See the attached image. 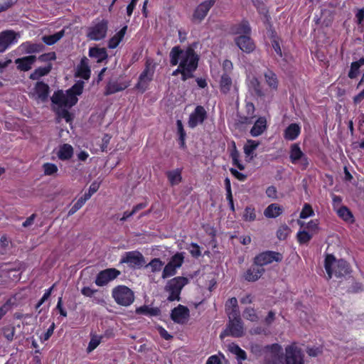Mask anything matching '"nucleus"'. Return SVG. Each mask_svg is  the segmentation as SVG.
Listing matches in <instances>:
<instances>
[{
  "mask_svg": "<svg viewBox=\"0 0 364 364\" xmlns=\"http://www.w3.org/2000/svg\"><path fill=\"white\" fill-rule=\"evenodd\" d=\"M259 145V141L252 140V139H247V144L244 146V153L247 156H250V159H254L256 155L255 154V151L257 149V148Z\"/></svg>",
  "mask_w": 364,
  "mask_h": 364,
  "instance_id": "7c9ffc66",
  "label": "nucleus"
},
{
  "mask_svg": "<svg viewBox=\"0 0 364 364\" xmlns=\"http://www.w3.org/2000/svg\"><path fill=\"white\" fill-rule=\"evenodd\" d=\"M314 215V210L309 203H305L300 213V218L305 219Z\"/></svg>",
  "mask_w": 364,
  "mask_h": 364,
  "instance_id": "5fc2aeb1",
  "label": "nucleus"
},
{
  "mask_svg": "<svg viewBox=\"0 0 364 364\" xmlns=\"http://www.w3.org/2000/svg\"><path fill=\"white\" fill-rule=\"evenodd\" d=\"M11 308V301L8 299L1 307H0V320L6 314V313Z\"/></svg>",
  "mask_w": 364,
  "mask_h": 364,
  "instance_id": "774afa93",
  "label": "nucleus"
},
{
  "mask_svg": "<svg viewBox=\"0 0 364 364\" xmlns=\"http://www.w3.org/2000/svg\"><path fill=\"white\" fill-rule=\"evenodd\" d=\"M38 60L41 62H50L56 59V54L55 52H49L43 53L38 56Z\"/></svg>",
  "mask_w": 364,
  "mask_h": 364,
  "instance_id": "e2e57ef3",
  "label": "nucleus"
},
{
  "mask_svg": "<svg viewBox=\"0 0 364 364\" xmlns=\"http://www.w3.org/2000/svg\"><path fill=\"white\" fill-rule=\"evenodd\" d=\"M207 118V112L205 108L201 105H198L190 114L188 119V127L195 128L199 124H202Z\"/></svg>",
  "mask_w": 364,
  "mask_h": 364,
  "instance_id": "f3484780",
  "label": "nucleus"
},
{
  "mask_svg": "<svg viewBox=\"0 0 364 364\" xmlns=\"http://www.w3.org/2000/svg\"><path fill=\"white\" fill-rule=\"evenodd\" d=\"M112 297L114 301L122 306H129L134 301V291L125 285H117L112 290Z\"/></svg>",
  "mask_w": 364,
  "mask_h": 364,
  "instance_id": "7ed1b4c3",
  "label": "nucleus"
},
{
  "mask_svg": "<svg viewBox=\"0 0 364 364\" xmlns=\"http://www.w3.org/2000/svg\"><path fill=\"white\" fill-rule=\"evenodd\" d=\"M338 215L346 222H353V215L351 211L346 206H341L337 210Z\"/></svg>",
  "mask_w": 364,
  "mask_h": 364,
  "instance_id": "37998d69",
  "label": "nucleus"
},
{
  "mask_svg": "<svg viewBox=\"0 0 364 364\" xmlns=\"http://www.w3.org/2000/svg\"><path fill=\"white\" fill-rule=\"evenodd\" d=\"M16 33L14 31H4L0 33V53L4 52L16 41Z\"/></svg>",
  "mask_w": 364,
  "mask_h": 364,
  "instance_id": "412c9836",
  "label": "nucleus"
},
{
  "mask_svg": "<svg viewBox=\"0 0 364 364\" xmlns=\"http://www.w3.org/2000/svg\"><path fill=\"white\" fill-rule=\"evenodd\" d=\"M188 279L184 277H176L170 279L165 286V291L169 293L168 301H180L183 288L188 284Z\"/></svg>",
  "mask_w": 364,
  "mask_h": 364,
  "instance_id": "39448f33",
  "label": "nucleus"
},
{
  "mask_svg": "<svg viewBox=\"0 0 364 364\" xmlns=\"http://www.w3.org/2000/svg\"><path fill=\"white\" fill-rule=\"evenodd\" d=\"M324 267L328 279L332 278L333 274L337 278H341L351 272L350 264L347 261L343 259H336L332 254L326 255L324 259Z\"/></svg>",
  "mask_w": 364,
  "mask_h": 364,
  "instance_id": "f03ea898",
  "label": "nucleus"
},
{
  "mask_svg": "<svg viewBox=\"0 0 364 364\" xmlns=\"http://www.w3.org/2000/svg\"><path fill=\"white\" fill-rule=\"evenodd\" d=\"M190 317L189 309L182 304H178L171 312V320L178 324H184Z\"/></svg>",
  "mask_w": 364,
  "mask_h": 364,
  "instance_id": "2eb2a0df",
  "label": "nucleus"
},
{
  "mask_svg": "<svg viewBox=\"0 0 364 364\" xmlns=\"http://www.w3.org/2000/svg\"><path fill=\"white\" fill-rule=\"evenodd\" d=\"M176 268H175L171 263L168 262L164 267L161 277L163 279H166L168 277H172L176 274Z\"/></svg>",
  "mask_w": 364,
  "mask_h": 364,
  "instance_id": "603ef678",
  "label": "nucleus"
},
{
  "mask_svg": "<svg viewBox=\"0 0 364 364\" xmlns=\"http://www.w3.org/2000/svg\"><path fill=\"white\" fill-rule=\"evenodd\" d=\"M182 170L180 168H176L172 171H168L166 172V176L170 184L173 186L180 183L182 181L181 176Z\"/></svg>",
  "mask_w": 364,
  "mask_h": 364,
  "instance_id": "f704fd0d",
  "label": "nucleus"
},
{
  "mask_svg": "<svg viewBox=\"0 0 364 364\" xmlns=\"http://www.w3.org/2000/svg\"><path fill=\"white\" fill-rule=\"evenodd\" d=\"M85 203L83 200L80 198L77 202L71 207V208L68 211V215H73L75 214L78 210H80Z\"/></svg>",
  "mask_w": 364,
  "mask_h": 364,
  "instance_id": "69168bd1",
  "label": "nucleus"
},
{
  "mask_svg": "<svg viewBox=\"0 0 364 364\" xmlns=\"http://www.w3.org/2000/svg\"><path fill=\"white\" fill-rule=\"evenodd\" d=\"M265 272L264 267L255 264L254 262L243 274V278L249 282H254L257 281Z\"/></svg>",
  "mask_w": 364,
  "mask_h": 364,
  "instance_id": "a211bd4d",
  "label": "nucleus"
},
{
  "mask_svg": "<svg viewBox=\"0 0 364 364\" xmlns=\"http://www.w3.org/2000/svg\"><path fill=\"white\" fill-rule=\"evenodd\" d=\"M267 119L264 117H259L254 123L250 129V134L253 137L260 136L267 129Z\"/></svg>",
  "mask_w": 364,
  "mask_h": 364,
  "instance_id": "393cba45",
  "label": "nucleus"
},
{
  "mask_svg": "<svg viewBox=\"0 0 364 364\" xmlns=\"http://www.w3.org/2000/svg\"><path fill=\"white\" fill-rule=\"evenodd\" d=\"M73 155V148L68 144L62 145L58 152V157L63 161L70 159Z\"/></svg>",
  "mask_w": 364,
  "mask_h": 364,
  "instance_id": "72a5a7b5",
  "label": "nucleus"
},
{
  "mask_svg": "<svg viewBox=\"0 0 364 364\" xmlns=\"http://www.w3.org/2000/svg\"><path fill=\"white\" fill-rule=\"evenodd\" d=\"M64 36V31L55 33L53 35L44 36L42 38L43 43L48 46H52L60 40Z\"/></svg>",
  "mask_w": 364,
  "mask_h": 364,
  "instance_id": "a19ab883",
  "label": "nucleus"
},
{
  "mask_svg": "<svg viewBox=\"0 0 364 364\" xmlns=\"http://www.w3.org/2000/svg\"><path fill=\"white\" fill-rule=\"evenodd\" d=\"M51 101L60 107H65V95L62 90L55 91L51 97Z\"/></svg>",
  "mask_w": 364,
  "mask_h": 364,
  "instance_id": "79ce46f5",
  "label": "nucleus"
},
{
  "mask_svg": "<svg viewBox=\"0 0 364 364\" xmlns=\"http://www.w3.org/2000/svg\"><path fill=\"white\" fill-rule=\"evenodd\" d=\"M283 255L279 252L266 250L257 254L253 259L254 263L261 267L272 264L273 262H281Z\"/></svg>",
  "mask_w": 364,
  "mask_h": 364,
  "instance_id": "0eeeda50",
  "label": "nucleus"
},
{
  "mask_svg": "<svg viewBox=\"0 0 364 364\" xmlns=\"http://www.w3.org/2000/svg\"><path fill=\"white\" fill-rule=\"evenodd\" d=\"M170 63L172 66L181 65L191 75L197 70L199 56L192 46H188L183 50L179 46L173 47L169 53Z\"/></svg>",
  "mask_w": 364,
  "mask_h": 364,
  "instance_id": "f257e3e1",
  "label": "nucleus"
},
{
  "mask_svg": "<svg viewBox=\"0 0 364 364\" xmlns=\"http://www.w3.org/2000/svg\"><path fill=\"white\" fill-rule=\"evenodd\" d=\"M52 64L48 63L45 67H39L34 70L30 75L29 78L33 80H38L40 77L47 75L52 70Z\"/></svg>",
  "mask_w": 364,
  "mask_h": 364,
  "instance_id": "473e14b6",
  "label": "nucleus"
},
{
  "mask_svg": "<svg viewBox=\"0 0 364 364\" xmlns=\"http://www.w3.org/2000/svg\"><path fill=\"white\" fill-rule=\"evenodd\" d=\"M243 317L252 322H257L259 320V316L257 314L255 309L251 307H247L244 310Z\"/></svg>",
  "mask_w": 364,
  "mask_h": 364,
  "instance_id": "a18cd8bd",
  "label": "nucleus"
},
{
  "mask_svg": "<svg viewBox=\"0 0 364 364\" xmlns=\"http://www.w3.org/2000/svg\"><path fill=\"white\" fill-rule=\"evenodd\" d=\"M89 56L102 63L108 58V54L105 48L92 47L89 49Z\"/></svg>",
  "mask_w": 364,
  "mask_h": 364,
  "instance_id": "bb28decb",
  "label": "nucleus"
},
{
  "mask_svg": "<svg viewBox=\"0 0 364 364\" xmlns=\"http://www.w3.org/2000/svg\"><path fill=\"white\" fill-rule=\"evenodd\" d=\"M217 0H205L198 4L193 11L191 21L200 23L205 19L210 9L215 5Z\"/></svg>",
  "mask_w": 364,
  "mask_h": 364,
  "instance_id": "9d476101",
  "label": "nucleus"
},
{
  "mask_svg": "<svg viewBox=\"0 0 364 364\" xmlns=\"http://www.w3.org/2000/svg\"><path fill=\"white\" fill-rule=\"evenodd\" d=\"M121 274L120 271L115 268H107L100 271L95 280V283L98 287L107 285L109 282L115 279Z\"/></svg>",
  "mask_w": 364,
  "mask_h": 364,
  "instance_id": "4468645a",
  "label": "nucleus"
},
{
  "mask_svg": "<svg viewBox=\"0 0 364 364\" xmlns=\"http://www.w3.org/2000/svg\"><path fill=\"white\" fill-rule=\"evenodd\" d=\"M289 160L293 164H299L302 170H306L309 166V159L297 143L292 144L290 146Z\"/></svg>",
  "mask_w": 364,
  "mask_h": 364,
  "instance_id": "1a4fd4ad",
  "label": "nucleus"
},
{
  "mask_svg": "<svg viewBox=\"0 0 364 364\" xmlns=\"http://www.w3.org/2000/svg\"><path fill=\"white\" fill-rule=\"evenodd\" d=\"M266 350V346H262L259 344L255 343L251 346V352L256 357L263 356Z\"/></svg>",
  "mask_w": 364,
  "mask_h": 364,
  "instance_id": "052dcab7",
  "label": "nucleus"
},
{
  "mask_svg": "<svg viewBox=\"0 0 364 364\" xmlns=\"http://www.w3.org/2000/svg\"><path fill=\"white\" fill-rule=\"evenodd\" d=\"M120 263L128 264L132 268H140L144 264L145 259L140 252L130 251L125 252L121 258Z\"/></svg>",
  "mask_w": 364,
  "mask_h": 364,
  "instance_id": "ddd939ff",
  "label": "nucleus"
},
{
  "mask_svg": "<svg viewBox=\"0 0 364 364\" xmlns=\"http://www.w3.org/2000/svg\"><path fill=\"white\" fill-rule=\"evenodd\" d=\"M50 92L49 86L43 81L37 82L35 85V92L38 98L42 102H46L48 100Z\"/></svg>",
  "mask_w": 364,
  "mask_h": 364,
  "instance_id": "a878e982",
  "label": "nucleus"
},
{
  "mask_svg": "<svg viewBox=\"0 0 364 364\" xmlns=\"http://www.w3.org/2000/svg\"><path fill=\"white\" fill-rule=\"evenodd\" d=\"M184 262V256L183 252H177L174 255H173L170 260L169 263H171L175 268H180Z\"/></svg>",
  "mask_w": 364,
  "mask_h": 364,
  "instance_id": "c03bdc74",
  "label": "nucleus"
},
{
  "mask_svg": "<svg viewBox=\"0 0 364 364\" xmlns=\"http://www.w3.org/2000/svg\"><path fill=\"white\" fill-rule=\"evenodd\" d=\"M44 174L46 176H52L58 172V167L55 164L52 163H45L43 165Z\"/></svg>",
  "mask_w": 364,
  "mask_h": 364,
  "instance_id": "6e6d98bb",
  "label": "nucleus"
},
{
  "mask_svg": "<svg viewBox=\"0 0 364 364\" xmlns=\"http://www.w3.org/2000/svg\"><path fill=\"white\" fill-rule=\"evenodd\" d=\"M15 331V327L13 326H6L2 328L3 335L8 341L14 340Z\"/></svg>",
  "mask_w": 364,
  "mask_h": 364,
  "instance_id": "09e8293b",
  "label": "nucleus"
},
{
  "mask_svg": "<svg viewBox=\"0 0 364 364\" xmlns=\"http://www.w3.org/2000/svg\"><path fill=\"white\" fill-rule=\"evenodd\" d=\"M232 80L230 77V75L227 73H224L221 75L220 81V89L222 93L228 94L232 87Z\"/></svg>",
  "mask_w": 364,
  "mask_h": 364,
  "instance_id": "2f4dec72",
  "label": "nucleus"
},
{
  "mask_svg": "<svg viewBox=\"0 0 364 364\" xmlns=\"http://www.w3.org/2000/svg\"><path fill=\"white\" fill-rule=\"evenodd\" d=\"M91 75V70L88 64V59L84 56L81 58L78 64L75 73V77L82 78L84 80H89Z\"/></svg>",
  "mask_w": 364,
  "mask_h": 364,
  "instance_id": "4be33fe9",
  "label": "nucleus"
},
{
  "mask_svg": "<svg viewBox=\"0 0 364 364\" xmlns=\"http://www.w3.org/2000/svg\"><path fill=\"white\" fill-rule=\"evenodd\" d=\"M229 350L236 355L238 361H243L247 359L246 352L242 349L237 344L232 343L229 346Z\"/></svg>",
  "mask_w": 364,
  "mask_h": 364,
  "instance_id": "58836bf2",
  "label": "nucleus"
},
{
  "mask_svg": "<svg viewBox=\"0 0 364 364\" xmlns=\"http://www.w3.org/2000/svg\"><path fill=\"white\" fill-rule=\"evenodd\" d=\"M178 65V68L172 73L173 76H177L178 74H181L182 81H186L187 80L194 77V75H191L188 71H186L183 68H181L180 64Z\"/></svg>",
  "mask_w": 364,
  "mask_h": 364,
  "instance_id": "49530a36",
  "label": "nucleus"
},
{
  "mask_svg": "<svg viewBox=\"0 0 364 364\" xmlns=\"http://www.w3.org/2000/svg\"><path fill=\"white\" fill-rule=\"evenodd\" d=\"M108 21L102 19L87 28V37L92 41H101L104 39L108 31Z\"/></svg>",
  "mask_w": 364,
  "mask_h": 364,
  "instance_id": "6e6552de",
  "label": "nucleus"
},
{
  "mask_svg": "<svg viewBox=\"0 0 364 364\" xmlns=\"http://www.w3.org/2000/svg\"><path fill=\"white\" fill-rule=\"evenodd\" d=\"M129 81H119L118 80H109L105 90V95L108 96L116 92L123 91L129 86Z\"/></svg>",
  "mask_w": 364,
  "mask_h": 364,
  "instance_id": "aec40b11",
  "label": "nucleus"
},
{
  "mask_svg": "<svg viewBox=\"0 0 364 364\" xmlns=\"http://www.w3.org/2000/svg\"><path fill=\"white\" fill-rule=\"evenodd\" d=\"M187 250L194 258H198L202 255L200 247L197 243L191 242Z\"/></svg>",
  "mask_w": 364,
  "mask_h": 364,
  "instance_id": "4d7b16f0",
  "label": "nucleus"
},
{
  "mask_svg": "<svg viewBox=\"0 0 364 364\" xmlns=\"http://www.w3.org/2000/svg\"><path fill=\"white\" fill-rule=\"evenodd\" d=\"M229 33L232 35H251L252 29L250 23L246 19H242L237 23L232 24L229 28Z\"/></svg>",
  "mask_w": 364,
  "mask_h": 364,
  "instance_id": "6ab92c4d",
  "label": "nucleus"
},
{
  "mask_svg": "<svg viewBox=\"0 0 364 364\" xmlns=\"http://www.w3.org/2000/svg\"><path fill=\"white\" fill-rule=\"evenodd\" d=\"M291 232L290 228L286 224L279 227L277 231V237L279 240H284L287 238Z\"/></svg>",
  "mask_w": 364,
  "mask_h": 364,
  "instance_id": "de8ad7c7",
  "label": "nucleus"
},
{
  "mask_svg": "<svg viewBox=\"0 0 364 364\" xmlns=\"http://www.w3.org/2000/svg\"><path fill=\"white\" fill-rule=\"evenodd\" d=\"M301 133V127L296 123L290 124L284 131L283 136L287 141H294Z\"/></svg>",
  "mask_w": 364,
  "mask_h": 364,
  "instance_id": "b1692460",
  "label": "nucleus"
},
{
  "mask_svg": "<svg viewBox=\"0 0 364 364\" xmlns=\"http://www.w3.org/2000/svg\"><path fill=\"white\" fill-rule=\"evenodd\" d=\"M156 64L152 59H147L145 63L144 70L139 76L138 82L135 88L141 93L144 92L149 87V83L153 80L155 73Z\"/></svg>",
  "mask_w": 364,
  "mask_h": 364,
  "instance_id": "20e7f679",
  "label": "nucleus"
},
{
  "mask_svg": "<svg viewBox=\"0 0 364 364\" xmlns=\"http://www.w3.org/2000/svg\"><path fill=\"white\" fill-rule=\"evenodd\" d=\"M26 53L32 54L41 53L44 50L45 46L42 43H33L31 42H26L22 45Z\"/></svg>",
  "mask_w": 364,
  "mask_h": 364,
  "instance_id": "e433bc0d",
  "label": "nucleus"
},
{
  "mask_svg": "<svg viewBox=\"0 0 364 364\" xmlns=\"http://www.w3.org/2000/svg\"><path fill=\"white\" fill-rule=\"evenodd\" d=\"M127 30V26H124L112 38H110L108 41V48L110 49L116 48L124 38Z\"/></svg>",
  "mask_w": 364,
  "mask_h": 364,
  "instance_id": "cd10ccee",
  "label": "nucleus"
},
{
  "mask_svg": "<svg viewBox=\"0 0 364 364\" xmlns=\"http://www.w3.org/2000/svg\"><path fill=\"white\" fill-rule=\"evenodd\" d=\"M283 357V349L279 343L266 346L263 355L262 364H281Z\"/></svg>",
  "mask_w": 364,
  "mask_h": 364,
  "instance_id": "423d86ee",
  "label": "nucleus"
},
{
  "mask_svg": "<svg viewBox=\"0 0 364 364\" xmlns=\"http://www.w3.org/2000/svg\"><path fill=\"white\" fill-rule=\"evenodd\" d=\"M244 335V324L242 321H228L226 328L220 334V338L232 336L240 338Z\"/></svg>",
  "mask_w": 364,
  "mask_h": 364,
  "instance_id": "f8f14e48",
  "label": "nucleus"
},
{
  "mask_svg": "<svg viewBox=\"0 0 364 364\" xmlns=\"http://www.w3.org/2000/svg\"><path fill=\"white\" fill-rule=\"evenodd\" d=\"M359 69L360 67L358 63L353 62L350 65V69L348 75V77L350 79L355 78L359 73Z\"/></svg>",
  "mask_w": 364,
  "mask_h": 364,
  "instance_id": "0e129e2a",
  "label": "nucleus"
},
{
  "mask_svg": "<svg viewBox=\"0 0 364 364\" xmlns=\"http://www.w3.org/2000/svg\"><path fill=\"white\" fill-rule=\"evenodd\" d=\"M283 208L277 203L269 205L264 210V215L267 218H275L282 215Z\"/></svg>",
  "mask_w": 364,
  "mask_h": 364,
  "instance_id": "c85d7f7f",
  "label": "nucleus"
},
{
  "mask_svg": "<svg viewBox=\"0 0 364 364\" xmlns=\"http://www.w3.org/2000/svg\"><path fill=\"white\" fill-rule=\"evenodd\" d=\"M56 114L59 118L64 119L66 121V122H70L73 120V117L71 114L68 109L65 108L58 109L56 111Z\"/></svg>",
  "mask_w": 364,
  "mask_h": 364,
  "instance_id": "680f3d73",
  "label": "nucleus"
},
{
  "mask_svg": "<svg viewBox=\"0 0 364 364\" xmlns=\"http://www.w3.org/2000/svg\"><path fill=\"white\" fill-rule=\"evenodd\" d=\"M264 77L267 85L272 90H277L279 87V80L277 75L271 70H267L264 73Z\"/></svg>",
  "mask_w": 364,
  "mask_h": 364,
  "instance_id": "c756f323",
  "label": "nucleus"
},
{
  "mask_svg": "<svg viewBox=\"0 0 364 364\" xmlns=\"http://www.w3.org/2000/svg\"><path fill=\"white\" fill-rule=\"evenodd\" d=\"M136 313L146 316H157L161 314V310L158 307H149L144 305L136 309Z\"/></svg>",
  "mask_w": 364,
  "mask_h": 364,
  "instance_id": "4c0bfd02",
  "label": "nucleus"
},
{
  "mask_svg": "<svg viewBox=\"0 0 364 364\" xmlns=\"http://www.w3.org/2000/svg\"><path fill=\"white\" fill-rule=\"evenodd\" d=\"M36 60V57L35 55H28L17 58L15 60V63L17 65L18 70L26 72L31 69L32 65Z\"/></svg>",
  "mask_w": 364,
  "mask_h": 364,
  "instance_id": "5701e85b",
  "label": "nucleus"
},
{
  "mask_svg": "<svg viewBox=\"0 0 364 364\" xmlns=\"http://www.w3.org/2000/svg\"><path fill=\"white\" fill-rule=\"evenodd\" d=\"M227 314L229 321H242L238 308L232 309L230 311H227Z\"/></svg>",
  "mask_w": 364,
  "mask_h": 364,
  "instance_id": "338daca9",
  "label": "nucleus"
},
{
  "mask_svg": "<svg viewBox=\"0 0 364 364\" xmlns=\"http://www.w3.org/2000/svg\"><path fill=\"white\" fill-rule=\"evenodd\" d=\"M296 237L299 243L304 245L306 244L311 240L312 235L309 234L306 230H301L298 232Z\"/></svg>",
  "mask_w": 364,
  "mask_h": 364,
  "instance_id": "3c124183",
  "label": "nucleus"
},
{
  "mask_svg": "<svg viewBox=\"0 0 364 364\" xmlns=\"http://www.w3.org/2000/svg\"><path fill=\"white\" fill-rule=\"evenodd\" d=\"M78 101L76 95L70 92L68 90L66 91L65 95V107H71L74 106Z\"/></svg>",
  "mask_w": 364,
  "mask_h": 364,
  "instance_id": "bf43d9fd",
  "label": "nucleus"
},
{
  "mask_svg": "<svg viewBox=\"0 0 364 364\" xmlns=\"http://www.w3.org/2000/svg\"><path fill=\"white\" fill-rule=\"evenodd\" d=\"M284 364H304V355L301 350L294 345L286 347Z\"/></svg>",
  "mask_w": 364,
  "mask_h": 364,
  "instance_id": "9b49d317",
  "label": "nucleus"
},
{
  "mask_svg": "<svg viewBox=\"0 0 364 364\" xmlns=\"http://www.w3.org/2000/svg\"><path fill=\"white\" fill-rule=\"evenodd\" d=\"M164 264V263L159 258H154L146 267H150L152 272H156L161 270Z\"/></svg>",
  "mask_w": 364,
  "mask_h": 364,
  "instance_id": "8fccbe9b",
  "label": "nucleus"
},
{
  "mask_svg": "<svg viewBox=\"0 0 364 364\" xmlns=\"http://www.w3.org/2000/svg\"><path fill=\"white\" fill-rule=\"evenodd\" d=\"M102 336H92L87 348V353L93 351L101 343Z\"/></svg>",
  "mask_w": 364,
  "mask_h": 364,
  "instance_id": "864d4df0",
  "label": "nucleus"
},
{
  "mask_svg": "<svg viewBox=\"0 0 364 364\" xmlns=\"http://www.w3.org/2000/svg\"><path fill=\"white\" fill-rule=\"evenodd\" d=\"M234 41L242 52L247 54L252 53L256 48L255 43L253 39L251 38L250 35H241L237 36L234 39Z\"/></svg>",
  "mask_w": 364,
  "mask_h": 364,
  "instance_id": "dca6fc26",
  "label": "nucleus"
},
{
  "mask_svg": "<svg viewBox=\"0 0 364 364\" xmlns=\"http://www.w3.org/2000/svg\"><path fill=\"white\" fill-rule=\"evenodd\" d=\"M257 215L255 207L250 205L245 207L242 215V219L245 222H253L256 220Z\"/></svg>",
  "mask_w": 364,
  "mask_h": 364,
  "instance_id": "ea45409f",
  "label": "nucleus"
},
{
  "mask_svg": "<svg viewBox=\"0 0 364 364\" xmlns=\"http://www.w3.org/2000/svg\"><path fill=\"white\" fill-rule=\"evenodd\" d=\"M230 156L232 159V164L234 166L240 171H243L245 169V166L240 161V153L237 149L235 141H232V149L230 151Z\"/></svg>",
  "mask_w": 364,
  "mask_h": 364,
  "instance_id": "c9c22d12",
  "label": "nucleus"
},
{
  "mask_svg": "<svg viewBox=\"0 0 364 364\" xmlns=\"http://www.w3.org/2000/svg\"><path fill=\"white\" fill-rule=\"evenodd\" d=\"M84 87V82L77 81L75 83L69 90H68L70 92L74 94L75 95H80L82 93Z\"/></svg>",
  "mask_w": 364,
  "mask_h": 364,
  "instance_id": "13d9d810",
  "label": "nucleus"
}]
</instances>
